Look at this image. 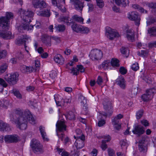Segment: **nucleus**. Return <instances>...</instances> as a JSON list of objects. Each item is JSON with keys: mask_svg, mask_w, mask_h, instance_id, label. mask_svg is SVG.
I'll use <instances>...</instances> for the list:
<instances>
[{"mask_svg": "<svg viewBox=\"0 0 156 156\" xmlns=\"http://www.w3.org/2000/svg\"><path fill=\"white\" fill-rule=\"evenodd\" d=\"M18 112L17 124L20 129L23 130L26 129L27 120L33 125L35 123V120L28 110H26L24 112L19 110Z\"/></svg>", "mask_w": 156, "mask_h": 156, "instance_id": "1", "label": "nucleus"}, {"mask_svg": "<svg viewBox=\"0 0 156 156\" xmlns=\"http://www.w3.org/2000/svg\"><path fill=\"white\" fill-rule=\"evenodd\" d=\"M20 13L21 17L24 22H23V24L19 27L18 30L21 32V30H28L29 29V23L31 21V20L34 16V13L31 11L21 9Z\"/></svg>", "mask_w": 156, "mask_h": 156, "instance_id": "2", "label": "nucleus"}, {"mask_svg": "<svg viewBox=\"0 0 156 156\" xmlns=\"http://www.w3.org/2000/svg\"><path fill=\"white\" fill-rule=\"evenodd\" d=\"M30 146L35 153L39 154L42 153L44 152L43 146L37 140L33 139L32 140Z\"/></svg>", "mask_w": 156, "mask_h": 156, "instance_id": "3", "label": "nucleus"}, {"mask_svg": "<svg viewBox=\"0 0 156 156\" xmlns=\"http://www.w3.org/2000/svg\"><path fill=\"white\" fill-rule=\"evenodd\" d=\"M19 74L16 72L5 75L4 79L9 84L13 85L17 83L19 80Z\"/></svg>", "mask_w": 156, "mask_h": 156, "instance_id": "4", "label": "nucleus"}, {"mask_svg": "<svg viewBox=\"0 0 156 156\" xmlns=\"http://www.w3.org/2000/svg\"><path fill=\"white\" fill-rule=\"evenodd\" d=\"M57 135L61 140H63V136L64 134L62 133L61 135L58 134V132H63L66 130V126L63 121L58 120L56 124Z\"/></svg>", "mask_w": 156, "mask_h": 156, "instance_id": "5", "label": "nucleus"}, {"mask_svg": "<svg viewBox=\"0 0 156 156\" xmlns=\"http://www.w3.org/2000/svg\"><path fill=\"white\" fill-rule=\"evenodd\" d=\"M72 23L73 24L71 26V27L73 31L77 33L83 34L88 33L89 30L87 27H84L81 25H78L74 22Z\"/></svg>", "mask_w": 156, "mask_h": 156, "instance_id": "6", "label": "nucleus"}, {"mask_svg": "<svg viewBox=\"0 0 156 156\" xmlns=\"http://www.w3.org/2000/svg\"><path fill=\"white\" fill-rule=\"evenodd\" d=\"M102 56V52L100 50L97 49L92 50L89 55L90 58L93 60H100Z\"/></svg>", "mask_w": 156, "mask_h": 156, "instance_id": "7", "label": "nucleus"}, {"mask_svg": "<svg viewBox=\"0 0 156 156\" xmlns=\"http://www.w3.org/2000/svg\"><path fill=\"white\" fill-rule=\"evenodd\" d=\"M4 140L7 144L14 143L20 140V138L16 134L7 135L4 136Z\"/></svg>", "mask_w": 156, "mask_h": 156, "instance_id": "8", "label": "nucleus"}, {"mask_svg": "<svg viewBox=\"0 0 156 156\" xmlns=\"http://www.w3.org/2000/svg\"><path fill=\"white\" fill-rule=\"evenodd\" d=\"M77 139L75 143V145L77 149H80L84 146L85 137L84 135L82 136H77Z\"/></svg>", "mask_w": 156, "mask_h": 156, "instance_id": "9", "label": "nucleus"}, {"mask_svg": "<svg viewBox=\"0 0 156 156\" xmlns=\"http://www.w3.org/2000/svg\"><path fill=\"white\" fill-rule=\"evenodd\" d=\"M106 35L111 40L113 39L114 37H118L119 36V34L118 32H116L114 30L111 28L106 27Z\"/></svg>", "mask_w": 156, "mask_h": 156, "instance_id": "10", "label": "nucleus"}, {"mask_svg": "<svg viewBox=\"0 0 156 156\" xmlns=\"http://www.w3.org/2000/svg\"><path fill=\"white\" fill-rule=\"evenodd\" d=\"M104 108L106 111H108L109 116H111L113 112L112 106L110 100L107 98L104 99L103 102Z\"/></svg>", "mask_w": 156, "mask_h": 156, "instance_id": "11", "label": "nucleus"}, {"mask_svg": "<svg viewBox=\"0 0 156 156\" xmlns=\"http://www.w3.org/2000/svg\"><path fill=\"white\" fill-rule=\"evenodd\" d=\"M128 17L130 20L134 21L136 25L137 26H139L140 18L137 12H132L128 15Z\"/></svg>", "mask_w": 156, "mask_h": 156, "instance_id": "12", "label": "nucleus"}, {"mask_svg": "<svg viewBox=\"0 0 156 156\" xmlns=\"http://www.w3.org/2000/svg\"><path fill=\"white\" fill-rule=\"evenodd\" d=\"M144 132V127L140 125H135L134 126V129L132 130L133 134L136 135L138 136L143 134Z\"/></svg>", "mask_w": 156, "mask_h": 156, "instance_id": "13", "label": "nucleus"}, {"mask_svg": "<svg viewBox=\"0 0 156 156\" xmlns=\"http://www.w3.org/2000/svg\"><path fill=\"white\" fill-rule=\"evenodd\" d=\"M153 95V90L152 89H149L146 91V94H143L142 96V98L144 101H147L152 98Z\"/></svg>", "mask_w": 156, "mask_h": 156, "instance_id": "14", "label": "nucleus"}, {"mask_svg": "<svg viewBox=\"0 0 156 156\" xmlns=\"http://www.w3.org/2000/svg\"><path fill=\"white\" fill-rule=\"evenodd\" d=\"M70 3L74 5L76 9L82 11L83 7V2L81 0H70Z\"/></svg>", "mask_w": 156, "mask_h": 156, "instance_id": "15", "label": "nucleus"}, {"mask_svg": "<svg viewBox=\"0 0 156 156\" xmlns=\"http://www.w3.org/2000/svg\"><path fill=\"white\" fill-rule=\"evenodd\" d=\"M32 4L35 8L42 9L46 7V4L44 1L42 0H33Z\"/></svg>", "mask_w": 156, "mask_h": 156, "instance_id": "16", "label": "nucleus"}, {"mask_svg": "<svg viewBox=\"0 0 156 156\" xmlns=\"http://www.w3.org/2000/svg\"><path fill=\"white\" fill-rule=\"evenodd\" d=\"M0 24L3 29L7 30L9 28V23L5 16L0 17Z\"/></svg>", "mask_w": 156, "mask_h": 156, "instance_id": "17", "label": "nucleus"}, {"mask_svg": "<svg viewBox=\"0 0 156 156\" xmlns=\"http://www.w3.org/2000/svg\"><path fill=\"white\" fill-rule=\"evenodd\" d=\"M42 42L46 46H51V38L48 36L44 34L42 35L41 37Z\"/></svg>", "mask_w": 156, "mask_h": 156, "instance_id": "18", "label": "nucleus"}, {"mask_svg": "<svg viewBox=\"0 0 156 156\" xmlns=\"http://www.w3.org/2000/svg\"><path fill=\"white\" fill-rule=\"evenodd\" d=\"M11 127L8 124L0 121V130L3 131L9 132L11 130Z\"/></svg>", "mask_w": 156, "mask_h": 156, "instance_id": "19", "label": "nucleus"}, {"mask_svg": "<svg viewBox=\"0 0 156 156\" xmlns=\"http://www.w3.org/2000/svg\"><path fill=\"white\" fill-rule=\"evenodd\" d=\"M102 138L107 139L106 140H103L102 141V144L101 145V147L103 150H105L107 147V145L105 144L106 142H108L111 140V137L109 135L103 136H102Z\"/></svg>", "mask_w": 156, "mask_h": 156, "instance_id": "20", "label": "nucleus"}, {"mask_svg": "<svg viewBox=\"0 0 156 156\" xmlns=\"http://www.w3.org/2000/svg\"><path fill=\"white\" fill-rule=\"evenodd\" d=\"M12 33L10 31H0V37L4 39H9L11 38Z\"/></svg>", "mask_w": 156, "mask_h": 156, "instance_id": "21", "label": "nucleus"}, {"mask_svg": "<svg viewBox=\"0 0 156 156\" xmlns=\"http://www.w3.org/2000/svg\"><path fill=\"white\" fill-rule=\"evenodd\" d=\"M118 5L125 7L128 6L129 3L128 0H114Z\"/></svg>", "mask_w": 156, "mask_h": 156, "instance_id": "22", "label": "nucleus"}, {"mask_svg": "<svg viewBox=\"0 0 156 156\" xmlns=\"http://www.w3.org/2000/svg\"><path fill=\"white\" fill-rule=\"evenodd\" d=\"M19 110H16L15 113L11 114L10 115V121L13 124H17L18 115V113H19Z\"/></svg>", "mask_w": 156, "mask_h": 156, "instance_id": "23", "label": "nucleus"}, {"mask_svg": "<svg viewBox=\"0 0 156 156\" xmlns=\"http://www.w3.org/2000/svg\"><path fill=\"white\" fill-rule=\"evenodd\" d=\"M54 60L56 62L60 65L63 64L64 62V58L59 54H57L55 56Z\"/></svg>", "mask_w": 156, "mask_h": 156, "instance_id": "24", "label": "nucleus"}, {"mask_svg": "<svg viewBox=\"0 0 156 156\" xmlns=\"http://www.w3.org/2000/svg\"><path fill=\"white\" fill-rule=\"evenodd\" d=\"M145 141V138L143 137L139 141V149L140 151L144 152L146 150V147L144 145Z\"/></svg>", "mask_w": 156, "mask_h": 156, "instance_id": "25", "label": "nucleus"}, {"mask_svg": "<svg viewBox=\"0 0 156 156\" xmlns=\"http://www.w3.org/2000/svg\"><path fill=\"white\" fill-rule=\"evenodd\" d=\"M133 30L130 29L127 30V37L128 40L133 41L134 40V34Z\"/></svg>", "mask_w": 156, "mask_h": 156, "instance_id": "26", "label": "nucleus"}, {"mask_svg": "<svg viewBox=\"0 0 156 156\" xmlns=\"http://www.w3.org/2000/svg\"><path fill=\"white\" fill-rule=\"evenodd\" d=\"M22 38L21 39H18L17 41V44H24L25 48L26 49V42L28 41L29 37L26 35H23Z\"/></svg>", "mask_w": 156, "mask_h": 156, "instance_id": "27", "label": "nucleus"}, {"mask_svg": "<svg viewBox=\"0 0 156 156\" xmlns=\"http://www.w3.org/2000/svg\"><path fill=\"white\" fill-rule=\"evenodd\" d=\"M117 84L122 89H124L125 87V80L124 78L121 76L117 79Z\"/></svg>", "mask_w": 156, "mask_h": 156, "instance_id": "28", "label": "nucleus"}, {"mask_svg": "<svg viewBox=\"0 0 156 156\" xmlns=\"http://www.w3.org/2000/svg\"><path fill=\"white\" fill-rule=\"evenodd\" d=\"M36 13L39 16H42L49 17L50 15V10L47 9L41 11H37Z\"/></svg>", "mask_w": 156, "mask_h": 156, "instance_id": "29", "label": "nucleus"}, {"mask_svg": "<svg viewBox=\"0 0 156 156\" xmlns=\"http://www.w3.org/2000/svg\"><path fill=\"white\" fill-rule=\"evenodd\" d=\"M63 116L66 119L71 120L75 119L76 118L75 114L72 111L69 112L67 114H63Z\"/></svg>", "mask_w": 156, "mask_h": 156, "instance_id": "30", "label": "nucleus"}, {"mask_svg": "<svg viewBox=\"0 0 156 156\" xmlns=\"http://www.w3.org/2000/svg\"><path fill=\"white\" fill-rule=\"evenodd\" d=\"M147 32V33L150 34V36L156 37V27H154L149 28Z\"/></svg>", "mask_w": 156, "mask_h": 156, "instance_id": "31", "label": "nucleus"}, {"mask_svg": "<svg viewBox=\"0 0 156 156\" xmlns=\"http://www.w3.org/2000/svg\"><path fill=\"white\" fill-rule=\"evenodd\" d=\"M39 128L43 139L44 140L48 141V139L45 137L46 135L44 131V127L41 126H40Z\"/></svg>", "mask_w": 156, "mask_h": 156, "instance_id": "32", "label": "nucleus"}, {"mask_svg": "<svg viewBox=\"0 0 156 156\" xmlns=\"http://www.w3.org/2000/svg\"><path fill=\"white\" fill-rule=\"evenodd\" d=\"M0 92L3 91V87H6L7 86V84L5 81L2 79L0 78Z\"/></svg>", "mask_w": 156, "mask_h": 156, "instance_id": "33", "label": "nucleus"}, {"mask_svg": "<svg viewBox=\"0 0 156 156\" xmlns=\"http://www.w3.org/2000/svg\"><path fill=\"white\" fill-rule=\"evenodd\" d=\"M52 4L54 6H57L59 9H60L62 12L65 11V9L64 6H58V4H57L56 0H51Z\"/></svg>", "mask_w": 156, "mask_h": 156, "instance_id": "34", "label": "nucleus"}, {"mask_svg": "<svg viewBox=\"0 0 156 156\" xmlns=\"http://www.w3.org/2000/svg\"><path fill=\"white\" fill-rule=\"evenodd\" d=\"M55 28L59 32H63L66 29V26L63 24L58 25L55 27Z\"/></svg>", "mask_w": 156, "mask_h": 156, "instance_id": "35", "label": "nucleus"}, {"mask_svg": "<svg viewBox=\"0 0 156 156\" xmlns=\"http://www.w3.org/2000/svg\"><path fill=\"white\" fill-rule=\"evenodd\" d=\"M119 61L117 59L112 58L110 63V65L113 67H119Z\"/></svg>", "mask_w": 156, "mask_h": 156, "instance_id": "36", "label": "nucleus"}, {"mask_svg": "<svg viewBox=\"0 0 156 156\" xmlns=\"http://www.w3.org/2000/svg\"><path fill=\"white\" fill-rule=\"evenodd\" d=\"M5 16L8 21L9 23V21L14 18V15L13 14L10 12H6L5 14Z\"/></svg>", "mask_w": 156, "mask_h": 156, "instance_id": "37", "label": "nucleus"}, {"mask_svg": "<svg viewBox=\"0 0 156 156\" xmlns=\"http://www.w3.org/2000/svg\"><path fill=\"white\" fill-rule=\"evenodd\" d=\"M120 51L122 53L125 55V56L127 58L129 55V52L128 48L122 47L120 49Z\"/></svg>", "mask_w": 156, "mask_h": 156, "instance_id": "38", "label": "nucleus"}, {"mask_svg": "<svg viewBox=\"0 0 156 156\" xmlns=\"http://www.w3.org/2000/svg\"><path fill=\"white\" fill-rule=\"evenodd\" d=\"M72 18L75 21L81 23H83V19L81 17L78 16L77 15H75L72 17Z\"/></svg>", "mask_w": 156, "mask_h": 156, "instance_id": "39", "label": "nucleus"}, {"mask_svg": "<svg viewBox=\"0 0 156 156\" xmlns=\"http://www.w3.org/2000/svg\"><path fill=\"white\" fill-rule=\"evenodd\" d=\"M126 141V140H122L120 142L122 148L125 151L126 150L128 147V144Z\"/></svg>", "mask_w": 156, "mask_h": 156, "instance_id": "40", "label": "nucleus"}, {"mask_svg": "<svg viewBox=\"0 0 156 156\" xmlns=\"http://www.w3.org/2000/svg\"><path fill=\"white\" fill-rule=\"evenodd\" d=\"M110 65V62L109 60H106L104 62L101 64V67L104 69H107L109 66Z\"/></svg>", "mask_w": 156, "mask_h": 156, "instance_id": "41", "label": "nucleus"}, {"mask_svg": "<svg viewBox=\"0 0 156 156\" xmlns=\"http://www.w3.org/2000/svg\"><path fill=\"white\" fill-rule=\"evenodd\" d=\"M7 65L6 63L3 64L0 66V74L3 73L5 72L7 68Z\"/></svg>", "mask_w": 156, "mask_h": 156, "instance_id": "42", "label": "nucleus"}, {"mask_svg": "<svg viewBox=\"0 0 156 156\" xmlns=\"http://www.w3.org/2000/svg\"><path fill=\"white\" fill-rule=\"evenodd\" d=\"M12 93L18 98L21 99L22 98L21 95L19 91L16 89H13L12 90Z\"/></svg>", "mask_w": 156, "mask_h": 156, "instance_id": "43", "label": "nucleus"}, {"mask_svg": "<svg viewBox=\"0 0 156 156\" xmlns=\"http://www.w3.org/2000/svg\"><path fill=\"white\" fill-rule=\"evenodd\" d=\"M148 53V51L147 50H141L140 51L138 52V55L140 56L144 57L147 56Z\"/></svg>", "mask_w": 156, "mask_h": 156, "instance_id": "44", "label": "nucleus"}, {"mask_svg": "<svg viewBox=\"0 0 156 156\" xmlns=\"http://www.w3.org/2000/svg\"><path fill=\"white\" fill-rule=\"evenodd\" d=\"M79 99L82 105H85L87 103V100L82 95H80L79 98Z\"/></svg>", "mask_w": 156, "mask_h": 156, "instance_id": "45", "label": "nucleus"}, {"mask_svg": "<svg viewBox=\"0 0 156 156\" xmlns=\"http://www.w3.org/2000/svg\"><path fill=\"white\" fill-rule=\"evenodd\" d=\"M7 55V52L5 50H0V59L5 58Z\"/></svg>", "mask_w": 156, "mask_h": 156, "instance_id": "46", "label": "nucleus"}, {"mask_svg": "<svg viewBox=\"0 0 156 156\" xmlns=\"http://www.w3.org/2000/svg\"><path fill=\"white\" fill-rule=\"evenodd\" d=\"M143 110L141 109L138 111L136 113V118L138 119H140L143 114Z\"/></svg>", "mask_w": 156, "mask_h": 156, "instance_id": "47", "label": "nucleus"}, {"mask_svg": "<svg viewBox=\"0 0 156 156\" xmlns=\"http://www.w3.org/2000/svg\"><path fill=\"white\" fill-rule=\"evenodd\" d=\"M119 72L122 75H125L126 73L127 70L124 67L122 66L120 68Z\"/></svg>", "mask_w": 156, "mask_h": 156, "instance_id": "48", "label": "nucleus"}, {"mask_svg": "<svg viewBox=\"0 0 156 156\" xmlns=\"http://www.w3.org/2000/svg\"><path fill=\"white\" fill-rule=\"evenodd\" d=\"M16 58L18 59L19 60L22 59L24 57V55L22 54L21 52H17L16 54Z\"/></svg>", "mask_w": 156, "mask_h": 156, "instance_id": "49", "label": "nucleus"}, {"mask_svg": "<svg viewBox=\"0 0 156 156\" xmlns=\"http://www.w3.org/2000/svg\"><path fill=\"white\" fill-rule=\"evenodd\" d=\"M97 5L100 8H102L104 6V3L102 0H96Z\"/></svg>", "mask_w": 156, "mask_h": 156, "instance_id": "50", "label": "nucleus"}, {"mask_svg": "<svg viewBox=\"0 0 156 156\" xmlns=\"http://www.w3.org/2000/svg\"><path fill=\"white\" fill-rule=\"evenodd\" d=\"M70 70H71V73H73V75H77L79 73L77 68H72Z\"/></svg>", "mask_w": 156, "mask_h": 156, "instance_id": "51", "label": "nucleus"}, {"mask_svg": "<svg viewBox=\"0 0 156 156\" xmlns=\"http://www.w3.org/2000/svg\"><path fill=\"white\" fill-rule=\"evenodd\" d=\"M132 69L134 71H136L139 68L138 64L137 63L133 64L131 67Z\"/></svg>", "mask_w": 156, "mask_h": 156, "instance_id": "52", "label": "nucleus"}, {"mask_svg": "<svg viewBox=\"0 0 156 156\" xmlns=\"http://www.w3.org/2000/svg\"><path fill=\"white\" fill-rule=\"evenodd\" d=\"M62 21L66 23L67 25H70L71 22H69V18L67 16L63 17L62 18Z\"/></svg>", "mask_w": 156, "mask_h": 156, "instance_id": "53", "label": "nucleus"}, {"mask_svg": "<svg viewBox=\"0 0 156 156\" xmlns=\"http://www.w3.org/2000/svg\"><path fill=\"white\" fill-rule=\"evenodd\" d=\"M77 68L79 72L80 71L81 73H83L85 71L84 68L81 65H77Z\"/></svg>", "mask_w": 156, "mask_h": 156, "instance_id": "54", "label": "nucleus"}, {"mask_svg": "<svg viewBox=\"0 0 156 156\" xmlns=\"http://www.w3.org/2000/svg\"><path fill=\"white\" fill-rule=\"evenodd\" d=\"M108 154L109 156H115V152L113 149L108 148Z\"/></svg>", "mask_w": 156, "mask_h": 156, "instance_id": "55", "label": "nucleus"}, {"mask_svg": "<svg viewBox=\"0 0 156 156\" xmlns=\"http://www.w3.org/2000/svg\"><path fill=\"white\" fill-rule=\"evenodd\" d=\"M137 92L138 87H134L132 89L131 91V93L134 96H135L136 95L137 93Z\"/></svg>", "mask_w": 156, "mask_h": 156, "instance_id": "56", "label": "nucleus"}, {"mask_svg": "<svg viewBox=\"0 0 156 156\" xmlns=\"http://www.w3.org/2000/svg\"><path fill=\"white\" fill-rule=\"evenodd\" d=\"M20 70L22 73H27V66L24 65L21 66Z\"/></svg>", "mask_w": 156, "mask_h": 156, "instance_id": "57", "label": "nucleus"}, {"mask_svg": "<svg viewBox=\"0 0 156 156\" xmlns=\"http://www.w3.org/2000/svg\"><path fill=\"white\" fill-rule=\"evenodd\" d=\"M105 122L104 119H101L99 121L98 123V126H102L105 125Z\"/></svg>", "mask_w": 156, "mask_h": 156, "instance_id": "58", "label": "nucleus"}, {"mask_svg": "<svg viewBox=\"0 0 156 156\" xmlns=\"http://www.w3.org/2000/svg\"><path fill=\"white\" fill-rule=\"evenodd\" d=\"M103 79L100 76H98L97 80L96 81L97 83L99 85L101 84L103 82Z\"/></svg>", "mask_w": 156, "mask_h": 156, "instance_id": "59", "label": "nucleus"}, {"mask_svg": "<svg viewBox=\"0 0 156 156\" xmlns=\"http://www.w3.org/2000/svg\"><path fill=\"white\" fill-rule=\"evenodd\" d=\"M148 47L151 48L156 47V41L152 43H149L148 44Z\"/></svg>", "mask_w": 156, "mask_h": 156, "instance_id": "60", "label": "nucleus"}, {"mask_svg": "<svg viewBox=\"0 0 156 156\" xmlns=\"http://www.w3.org/2000/svg\"><path fill=\"white\" fill-rule=\"evenodd\" d=\"M141 123L145 126H147L149 125L148 121L146 120H143L141 121Z\"/></svg>", "mask_w": 156, "mask_h": 156, "instance_id": "61", "label": "nucleus"}, {"mask_svg": "<svg viewBox=\"0 0 156 156\" xmlns=\"http://www.w3.org/2000/svg\"><path fill=\"white\" fill-rule=\"evenodd\" d=\"M112 122L113 125L118 124L119 122V119L115 117L112 120Z\"/></svg>", "mask_w": 156, "mask_h": 156, "instance_id": "62", "label": "nucleus"}, {"mask_svg": "<svg viewBox=\"0 0 156 156\" xmlns=\"http://www.w3.org/2000/svg\"><path fill=\"white\" fill-rule=\"evenodd\" d=\"M49 75L52 78H53L57 76V74L56 72L53 71L51 72V73Z\"/></svg>", "mask_w": 156, "mask_h": 156, "instance_id": "63", "label": "nucleus"}, {"mask_svg": "<svg viewBox=\"0 0 156 156\" xmlns=\"http://www.w3.org/2000/svg\"><path fill=\"white\" fill-rule=\"evenodd\" d=\"M61 156H69V154L65 150L61 154Z\"/></svg>", "mask_w": 156, "mask_h": 156, "instance_id": "64", "label": "nucleus"}]
</instances>
